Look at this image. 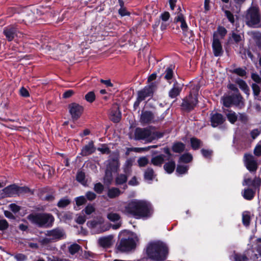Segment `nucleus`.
Returning a JSON list of instances; mask_svg holds the SVG:
<instances>
[{
  "label": "nucleus",
  "instance_id": "f257e3e1",
  "mask_svg": "<svg viewBox=\"0 0 261 261\" xmlns=\"http://www.w3.org/2000/svg\"><path fill=\"white\" fill-rule=\"evenodd\" d=\"M118 208L123 214L137 219L148 218L153 213L152 207L149 202L138 199L122 203Z\"/></svg>",
  "mask_w": 261,
  "mask_h": 261
},
{
  "label": "nucleus",
  "instance_id": "f03ea898",
  "mask_svg": "<svg viewBox=\"0 0 261 261\" xmlns=\"http://www.w3.org/2000/svg\"><path fill=\"white\" fill-rule=\"evenodd\" d=\"M146 253L148 256L152 259L158 261L164 260L168 255V248L163 242H153L148 245Z\"/></svg>",
  "mask_w": 261,
  "mask_h": 261
},
{
  "label": "nucleus",
  "instance_id": "7ed1b4c3",
  "mask_svg": "<svg viewBox=\"0 0 261 261\" xmlns=\"http://www.w3.org/2000/svg\"><path fill=\"white\" fill-rule=\"evenodd\" d=\"M120 240L117 246V249L121 252H128L135 247L134 234L127 230L122 231L119 233Z\"/></svg>",
  "mask_w": 261,
  "mask_h": 261
},
{
  "label": "nucleus",
  "instance_id": "20e7f679",
  "mask_svg": "<svg viewBox=\"0 0 261 261\" xmlns=\"http://www.w3.org/2000/svg\"><path fill=\"white\" fill-rule=\"evenodd\" d=\"M163 136L162 133L154 131L150 127H138L135 131V139L137 140H143L146 142H151L153 140L161 138Z\"/></svg>",
  "mask_w": 261,
  "mask_h": 261
},
{
  "label": "nucleus",
  "instance_id": "39448f33",
  "mask_svg": "<svg viewBox=\"0 0 261 261\" xmlns=\"http://www.w3.org/2000/svg\"><path fill=\"white\" fill-rule=\"evenodd\" d=\"M181 11L180 7H178L176 16L174 18V22H179L180 23V27L184 34L183 40L188 43H191L194 40V34L193 32L189 29L185 17Z\"/></svg>",
  "mask_w": 261,
  "mask_h": 261
},
{
  "label": "nucleus",
  "instance_id": "423d86ee",
  "mask_svg": "<svg viewBox=\"0 0 261 261\" xmlns=\"http://www.w3.org/2000/svg\"><path fill=\"white\" fill-rule=\"evenodd\" d=\"M28 219L38 226L45 227L51 226L54 221V218L51 215L45 213L30 214Z\"/></svg>",
  "mask_w": 261,
  "mask_h": 261
},
{
  "label": "nucleus",
  "instance_id": "0eeeda50",
  "mask_svg": "<svg viewBox=\"0 0 261 261\" xmlns=\"http://www.w3.org/2000/svg\"><path fill=\"white\" fill-rule=\"evenodd\" d=\"M246 24L252 28L261 27V16L257 7H252L249 9L245 17Z\"/></svg>",
  "mask_w": 261,
  "mask_h": 261
},
{
  "label": "nucleus",
  "instance_id": "6e6552de",
  "mask_svg": "<svg viewBox=\"0 0 261 261\" xmlns=\"http://www.w3.org/2000/svg\"><path fill=\"white\" fill-rule=\"evenodd\" d=\"M4 34L9 41H11L15 38H21L22 36V33L18 31V28L12 26L5 28Z\"/></svg>",
  "mask_w": 261,
  "mask_h": 261
},
{
  "label": "nucleus",
  "instance_id": "1a4fd4ad",
  "mask_svg": "<svg viewBox=\"0 0 261 261\" xmlns=\"http://www.w3.org/2000/svg\"><path fill=\"white\" fill-rule=\"evenodd\" d=\"M156 89V84L155 83H151L142 90L138 91V96L144 100L146 98L152 96Z\"/></svg>",
  "mask_w": 261,
  "mask_h": 261
},
{
  "label": "nucleus",
  "instance_id": "9d476101",
  "mask_svg": "<svg viewBox=\"0 0 261 261\" xmlns=\"http://www.w3.org/2000/svg\"><path fill=\"white\" fill-rule=\"evenodd\" d=\"M198 102L197 98L195 95L190 94L188 97L183 99L181 107L188 111H190L194 109Z\"/></svg>",
  "mask_w": 261,
  "mask_h": 261
},
{
  "label": "nucleus",
  "instance_id": "9b49d317",
  "mask_svg": "<svg viewBox=\"0 0 261 261\" xmlns=\"http://www.w3.org/2000/svg\"><path fill=\"white\" fill-rule=\"evenodd\" d=\"M244 161L246 167L250 172L256 171L258 167L257 161L252 154H245L244 156Z\"/></svg>",
  "mask_w": 261,
  "mask_h": 261
},
{
  "label": "nucleus",
  "instance_id": "f8f14e48",
  "mask_svg": "<svg viewBox=\"0 0 261 261\" xmlns=\"http://www.w3.org/2000/svg\"><path fill=\"white\" fill-rule=\"evenodd\" d=\"M213 52L215 57L221 56L223 53V50L219 37L217 33H214L212 42Z\"/></svg>",
  "mask_w": 261,
  "mask_h": 261
},
{
  "label": "nucleus",
  "instance_id": "ddd939ff",
  "mask_svg": "<svg viewBox=\"0 0 261 261\" xmlns=\"http://www.w3.org/2000/svg\"><path fill=\"white\" fill-rule=\"evenodd\" d=\"M114 238L113 234L99 237L97 240L98 245L103 248H109L114 243Z\"/></svg>",
  "mask_w": 261,
  "mask_h": 261
},
{
  "label": "nucleus",
  "instance_id": "4468645a",
  "mask_svg": "<svg viewBox=\"0 0 261 261\" xmlns=\"http://www.w3.org/2000/svg\"><path fill=\"white\" fill-rule=\"evenodd\" d=\"M69 112L73 120L78 119L83 113L84 108L82 106L72 103L69 105Z\"/></svg>",
  "mask_w": 261,
  "mask_h": 261
},
{
  "label": "nucleus",
  "instance_id": "2eb2a0df",
  "mask_svg": "<svg viewBox=\"0 0 261 261\" xmlns=\"http://www.w3.org/2000/svg\"><path fill=\"white\" fill-rule=\"evenodd\" d=\"M64 235L63 230L59 228L48 230L46 233V236L50 237L53 242L63 239Z\"/></svg>",
  "mask_w": 261,
  "mask_h": 261
},
{
  "label": "nucleus",
  "instance_id": "dca6fc26",
  "mask_svg": "<svg viewBox=\"0 0 261 261\" xmlns=\"http://www.w3.org/2000/svg\"><path fill=\"white\" fill-rule=\"evenodd\" d=\"M87 225L91 228H99L97 233H101L109 230L111 227V225L109 224H100L95 220L88 221Z\"/></svg>",
  "mask_w": 261,
  "mask_h": 261
},
{
  "label": "nucleus",
  "instance_id": "f3484780",
  "mask_svg": "<svg viewBox=\"0 0 261 261\" xmlns=\"http://www.w3.org/2000/svg\"><path fill=\"white\" fill-rule=\"evenodd\" d=\"M21 188L13 185L7 187L3 190V193L6 197H12L14 195L17 194L19 193Z\"/></svg>",
  "mask_w": 261,
  "mask_h": 261
},
{
  "label": "nucleus",
  "instance_id": "a211bd4d",
  "mask_svg": "<svg viewBox=\"0 0 261 261\" xmlns=\"http://www.w3.org/2000/svg\"><path fill=\"white\" fill-rule=\"evenodd\" d=\"M154 115L151 111H142L140 116V122L142 124H149L153 122Z\"/></svg>",
  "mask_w": 261,
  "mask_h": 261
},
{
  "label": "nucleus",
  "instance_id": "6ab92c4d",
  "mask_svg": "<svg viewBox=\"0 0 261 261\" xmlns=\"http://www.w3.org/2000/svg\"><path fill=\"white\" fill-rule=\"evenodd\" d=\"M225 121L222 115L219 113H215L211 116V122L213 127H217Z\"/></svg>",
  "mask_w": 261,
  "mask_h": 261
},
{
  "label": "nucleus",
  "instance_id": "aec40b11",
  "mask_svg": "<svg viewBox=\"0 0 261 261\" xmlns=\"http://www.w3.org/2000/svg\"><path fill=\"white\" fill-rule=\"evenodd\" d=\"M223 112L231 123H234L238 120V115L233 111L228 109H224Z\"/></svg>",
  "mask_w": 261,
  "mask_h": 261
},
{
  "label": "nucleus",
  "instance_id": "412c9836",
  "mask_svg": "<svg viewBox=\"0 0 261 261\" xmlns=\"http://www.w3.org/2000/svg\"><path fill=\"white\" fill-rule=\"evenodd\" d=\"M94 151L95 148L94 147L93 143L92 142H90L88 145L83 147L81 151V154L83 156L88 155L94 152Z\"/></svg>",
  "mask_w": 261,
  "mask_h": 261
},
{
  "label": "nucleus",
  "instance_id": "4be33fe9",
  "mask_svg": "<svg viewBox=\"0 0 261 261\" xmlns=\"http://www.w3.org/2000/svg\"><path fill=\"white\" fill-rule=\"evenodd\" d=\"M181 91V88L177 85V83L176 82L173 85V88L169 92V96L171 98H174L179 95Z\"/></svg>",
  "mask_w": 261,
  "mask_h": 261
},
{
  "label": "nucleus",
  "instance_id": "5701e85b",
  "mask_svg": "<svg viewBox=\"0 0 261 261\" xmlns=\"http://www.w3.org/2000/svg\"><path fill=\"white\" fill-rule=\"evenodd\" d=\"M242 195L245 199L250 200L254 197L255 191L250 188L245 189L242 192Z\"/></svg>",
  "mask_w": 261,
  "mask_h": 261
},
{
  "label": "nucleus",
  "instance_id": "b1692460",
  "mask_svg": "<svg viewBox=\"0 0 261 261\" xmlns=\"http://www.w3.org/2000/svg\"><path fill=\"white\" fill-rule=\"evenodd\" d=\"M122 192L117 188H111L108 189L107 195L110 198H115L118 197Z\"/></svg>",
  "mask_w": 261,
  "mask_h": 261
},
{
  "label": "nucleus",
  "instance_id": "393cba45",
  "mask_svg": "<svg viewBox=\"0 0 261 261\" xmlns=\"http://www.w3.org/2000/svg\"><path fill=\"white\" fill-rule=\"evenodd\" d=\"M129 174H118L115 178V184L116 185H122L125 184L127 180V176Z\"/></svg>",
  "mask_w": 261,
  "mask_h": 261
},
{
  "label": "nucleus",
  "instance_id": "a878e982",
  "mask_svg": "<svg viewBox=\"0 0 261 261\" xmlns=\"http://www.w3.org/2000/svg\"><path fill=\"white\" fill-rule=\"evenodd\" d=\"M119 167V164L117 160H113L109 161L107 169L111 172H117Z\"/></svg>",
  "mask_w": 261,
  "mask_h": 261
},
{
  "label": "nucleus",
  "instance_id": "bb28decb",
  "mask_svg": "<svg viewBox=\"0 0 261 261\" xmlns=\"http://www.w3.org/2000/svg\"><path fill=\"white\" fill-rule=\"evenodd\" d=\"M233 95V104L239 107H242L244 105L243 97L240 93H236Z\"/></svg>",
  "mask_w": 261,
  "mask_h": 261
},
{
  "label": "nucleus",
  "instance_id": "cd10ccee",
  "mask_svg": "<svg viewBox=\"0 0 261 261\" xmlns=\"http://www.w3.org/2000/svg\"><path fill=\"white\" fill-rule=\"evenodd\" d=\"M236 83L239 85L241 89H242L246 94L249 95V89L245 81L241 79H238Z\"/></svg>",
  "mask_w": 261,
  "mask_h": 261
},
{
  "label": "nucleus",
  "instance_id": "c85d7f7f",
  "mask_svg": "<svg viewBox=\"0 0 261 261\" xmlns=\"http://www.w3.org/2000/svg\"><path fill=\"white\" fill-rule=\"evenodd\" d=\"M164 161V156L159 155L152 158L151 163L155 166H161Z\"/></svg>",
  "mask_w": 261,
  "mask_h": 261
},
{
  "label": "nucleus",
  "instance_id": "c756f323",
  "mask_svg": "<svg viewBox=\"0 0 261 261\" xmlns=\"http://www.w3.org/2000/svg\"><path fill=\"white\" fill-rule=\"evenodd\" d=\"M164 169L168 173H171L175 168V163L174 161H170L166 163L164 166Z\"/></svg>",
  "mask_w": 261,
  "mask_h": 261
},
{
  "label": "nucleus",
  "instance_id": "7c9ffc66",
  "mask_svg": "<svg viewBox=\"0 0 261 261\" xmlns=\"http://www.w3.org/2000/svg\"><path fill=\"white\" fill-rule=\"evenodd\" d=\"M185 148V145L181 142L175 143L172 146V150L175 152L180 153L182 152Z\"/></svg>",
  "mask_w": 261,
  "mask_h": 261
},
{
  "label": "nucleus",
  "instance_id": "2f4dec72",
  "mask_svg": "<svg viewBox=\"0 0 261 261\" xmlns=\"http://www.w3.org/2000/svg\"><path fill=\"white\" fill-rule=\"evenodd\" d=\"M112 208H110L109 211H110ZM107 218L111 221L115 222L118 221L120 219V216L119 214L113 212H109L107 214Z\"/></svg>",
  "mask_w": 261,
  "mask_h": 261
},
{
  "label": "nucleus",
  "instance_id": "473e14b6",
  "mask_svg": "<svg viewBox=\"0 0 261 261\" xmlns=\"http://www.w3.org/2000/svg\"><path fill=\"white\" fill-rule=\"evenodd\" d=\"M111 120L114 122H118L121 119V113L117 110L115 111H112L111 113Z\"/></svg>",
  "mask_w": 261,
  "mask_h": 261
},
{
  "label": "nucleus",
  "instance_id": "72a5a7b5",
  "mask_svg": "<svg viewBox=\"0 0 261 261\" xmlns=\"http://www.w3.org/2000/svg\"><path fill=\"white\" fill-rule=\"evenodd\" d=\"M250 215L248 212H244L242 214V222L245 226H248L250 224Z\"/></svg>",
  "mask_w": 261,
  "mask_h": 261
},
{
  "label": "nucleus",
  "instance_id": "f704fd0d",
  "mask_svg": "<svg viewBox=\"0 0 261 261\" xmlns=\"http://www.w3.org/2000/svg\"><path fill=\"white\" fill-rule=\"evenodd\" d=\"M190 141L191 147L194 150L199 149L201 146V142L196 138H192Z\"/></svg>",
  "mask_w": 261,
  "mask_h": 261
},
{
  "label": "nucleus",
  "instance_id": "c9c22d12",
  "mask_svg": "<svg viewBox=\"0 0 261 261\" xmlns=\"http://www.w3.org/2000/svg\"><path fill=\"white\" fill-rule=\"evenodd\" d=\"M133 165V161L129 159L126 160L123 166V171L126 174H129L131 171V167Z\"/></svg>",
  "mask_w": 261,
  "mask_h": 261
},
{
  "label": "nucleus",
  "instance_id": "e433bc0d",
  "mask_svg": "<svg viewBox=\"0 0 261 261\" xmlns=\"http://www.w3.org/2000/svg\"><path fill=\"white\" fill-rule=\"evenodd\" d=\"M222 100L223 105L228 108L233 104V95L224 97Z\"/></svg>",
  "mask_w": 261,
  "mask_h": 261
},
{
  "label": "nucleus",
  "instance_id": "4c0bfd02",
  "mask_svg": "<svg viewBox=\"0 0 261 261\" xmlns=\"http://www.w3.org/2000/svg\"><path fill=\"white\" fill-rule=\"evenodd\" d=\"M261 185V178L259 177H255L252 180L251 186L255 189L259 191V187Z\"/></svg>",
  "mask_w": 261,
  "mask_h": 261
},
{
  "label": "nucleus",
  "instance_id": "58836bf2",
  "mask_svg": "<svg viewBox=\"0 0 261 261\" xmlns=\"http://www.w3.org/2000/svg\"><path fill=\"white\" fill-rule=\"evenodd\" d=\"M154 172L152 169L147 168L144 173V178L149 180L152 179Z\"/></svg>",
  "mask_w": 261,
  "mask_h": 261
},
{
  "label": "nucleus",
  "instance_id": "ea45409f",
  "mask_svg": "<svg viewBox=\"0 0 261 261\" xmlns=\"http://www.w3.org/2000/svg\"><path fill=\"white\" fill-rule=\"evenodd\" d=\"M112 172L107 169L106 171V175L104 177V181L107 184H110L112 180Z\"/></svg>",
  "mask_w": 261,
  "mask_h": 261
},
{
  "label": "nucleus",
  "instance_id": "a19ab883",
  "mask_svg": "<svg viewBox=\"0 0 261 261\" xmlns=\"http://www.w3.org/2000/svg\"><path fill=\"white\" fill-rule=\"evenodd\" d=\"M85 175L84 172L82 171H79L77 173L76 180L83 185H85Z\"/></svg>",
  "mask_w": 261,
  "mask_h": 261
},
{
  "label": "nucleus",
  "instance_id": "79ce46f5",
  "mask_svg": "<svg viewBox=\"0 0 261 261\" xmlns=\"http://www.w3.org/2000/svg\"><path fill=\"white\" fill-rule=\"evenodd\" d=\"M214 33H217V36L218 37V35L221 36V38H223L227 33V30L226 29L223 27H219L217 29V31Z\"/></svg>",
  "mask_w": 261,
  "mask_h": 261
},
{
  "label": "nucleus",
  "instance_id": "37998d69",
  "mask_svg": "<svg viewBox=\"0 0 261 261\" xmlns=\"http://www.w3.org/2000/svg\"><path fill=\"white\" fill-rule=\"evenodd\" d=\"M192 160V156L189 153H186L180 157V161L184 163H189Z\"/></svg>",
  "mask_w": 261,
  "mask_h": 261
},
{
  "label": "nucleus",
  "instance_id": "c03bdc74",
  "mask_svg": "<svg viewBox=\"0 0 261 261\" xmlns=\"http://www.w3.org/2000/svg\"><path fill=\"white\" fill-rule=\"evenodd\" d=\"M173 76V70L172 69L168 67L165 70V79L169 81V83H171V82L169 80H171Z\"/></svg>",
  "mask_w": 261,
  "mask_h": 261
},
{
  "label": "nucleus",
  "instance_id": "a18cd8bd",
  "mask_svg": "<svg viewBox=\"0 0 261 261\" xmlns=\"http://www.w3.org/2000/svg\"><path fill=\"white\" fill-rule=\"evenodd\" d=\"M188 170V166L185 165H178L176 168V172L180 174H185Z\"/></svg>",
  "mask_w": 261,
  "mask_h": 261
},
{
  "label": "nucleus",
  "instance_id": "49530a36",
  "mask_svg": "<svg viewBox=\"0 0 261 261\" xmlns=\"http://www.w3.org/2000/svg\"><path fill=\"white\" fill-rule=\"evenodd\" d=\"M80 249V246L76 244H74L70 246L69 247V251L71 254H74L77 252Z\"/></svg>",
  "mask_w": 261,
  "mask_h": 261
},
{
  "label": "nucleus",
  "instance_id": "de8ad7c7",
  "mask_svg": "<svg viewBox=\"0 0 261 261\" xmlns=\"http://www.w3.org/2000/svg\"><path fill=\"white\" fill-rule=\"evenodd\" d=\"M95 99V95L93 92H89L85 95V99L90 103L93 102Z\"/></svg>",
  "mask_w": 261,
  "mask_h": 261
},
{
  "label": "nucleus",
  "instance_id": "09e8293b",
  "mask_svg": "<svg viewBox=\"0 0 261 261\" xmlns=\"http://www.w3.org/2000/svg\"><path fill=\"white\" fill-rule=\"evenodd\" d=\"M251 87L253 90L254 95L255 96H258L260 92L259 86L257 85L256 84H252Z\"/></svg>",
  "mask_w": 261,
  "mask_h": 261
},
{
  "label": "nucleus",
  "instance_id": "8fccbe9b",
  "mask_svg": "<svg viewBox=\"0 0 261 261\" xmlns=\"http://www.w3.org/2000/svg\"><path fill=\"white\" fill-rule=\"evenodd\" d=\"M84 211L87 215H90L95 211V207L92 204H88L85 209L82 211Z\"/></svg>",
  "mask_w": 261,
  "mask_h": 261
},
{
  "label": "nucleus",
  "instance_id": "3c124183",
  "mask_svg": "<svg viewBox=\"0 0 261 261\" xmlns=\"http://www.w3.org/2000/svg\"><path fill=\"white\" fill-rule=\"evenodd\" d=\"M138 163L140 167H144L148 163V160L146 157H141L138 159Z\"/></svg>",
  "mask_w": 261,
  "mask_h": 261
},
{
  "label": "nucleus",
  "instance_id": "603ef678",
  "mask_svg": "<svg viewBox=\"0 0 261 261\" xmlns=\"http://www.w3.org/2000/svg\"><path fill=\"white\" fill-rule=\"evenodd\" d=\"M75 200L77 206L82 205L86 202V199L83 196L75 198Z\"/></svg>",
  "mask_w": 261,
  "mask_h": 261
},
{
  "label": "nucleus",
  "instance_id": "864d4df0",
  "mask_svg": "<svg viewBox=\"0 0 261 261\" xmlns=\"http://www.w3.org/2000/svg\"><path fill=\"white\" fill-rule=\"evenodd\" d=\"M103 186L100 182L95 184L94 187V191L98 194H101L103 190Z\"/></svg>",
  "mask_w": 261,
  "mask_h": 261
},
{
  "label": "nucleus",
  "instance_id": "5fc2aeb1",
  "mask_svg": "<svg viewBox=\"0 0 261 261\" xmlns=\"http://www.w3.org/2000/svg\"><path fill=\"white\" fill-rule=\"evenodd\" d=\"M254 153L256 156L261 155V141H260L254 149Z\"/></svg>",
  "mask_w": 261,
  "mask_h": 261
},
{
  "label": "nucleus",
  "instance_id": "6e6d98bb",
  "mask_svg": "<svg viewBox=\"0 0 261 261\" xmlns=\"http://www.w3.org/2000/svg\"><path fill=\"white\" fill-rule=\"evenodd\" d=\"M233 72L241 76H244L246 74V72L245 70L241 68H238L234 69Z\"/></svg>",
  "mask_w": 261,
  "mask_h": 261
},
{
  "label": "nucleus",
  "instance_id": "4d7b16f0",
  "mask_svg": "<svg viewBox=\"0 0 261 261\" xmlns=\"http://www.w3.org/2000/svg\"><path fill=\"white\" fill-rule=\"evenodd\" d=\"M170 17V13L168 12H164L160 15V18L162 21L167 22Z\"/></svg>",
  "mask_w": 261,
  "mask_h": 261
},
{
  "label": "nucleus",
  "instance_id": "13d9d810",
  "mask_svg": "<svg viewBox=\"0 0 261 261\" xmlns=\"http://www.w3.org/2000/svg\"><path fill=\"white\" fill-rule=\"evenodd\" d=\"M86 197L89 201L94 200L96 197V195L93 192L88 191L86 193Z\"/></svg>",
  "mask_w": 261,
  "mask_h": 261
},
{
  "label": "nucleus",
  "instance_id": "bf43d9fd",
  "mask_svg": "<svg viewBox=\"0 0 261 261\" xmlns=\"http://www.w3.org/2000/svg\"><path fill=\"white\" fill-rule=\"evenodd\" d=\"M69 200L67 199H61L58 203V206L60 207H64L69 203Z\"/></svg>",
  "mask_w": 261,
  "mask_h": 261
},
{
  "label": "nucleus",
  "instance_id": "052dcab7",
  "mask_svg": "<svg viewBox=\"0 0 261 261\" xmlns=\"http://www.w3.org/2000/svg\"><path fill=\"white\" fill-rule=\"evenodd\" d=\"M8 227V223L5 219L0 220V230H3Z\"/></svg>",
  "mask_w": 261,
  "mask_h": 261
},
{
  "label": "nucleus",
  "instance_id": "680f3d73",
  "mask_svg": "<svg viewBox=\"0 0 261 261\" xmlns=\"http://www.w3.org/2000/svg\"><path fill=\"white\" fill-rule=\"evenodd\" d=\"M225 16L228 18V20L232 23H233L234 21L233 15L228 10H226L225 11Z\"/></svg>",
  "mask_w": 261,
  "mask_h": 261
},
{
  "label": "nucleus",
  "instance_id": "e2e57ef3",
  "mask_svg": "<svg viewBox=\"0 0 261 261\" xmlns=\"http://www.w3.org/2000/svg\"><path fill=\"white\" fill-rule=\"evenodd\" d=\"M247 258L244 255L237 254L234 255L235 261H247Z\"/></svg>",
  "mask_w": 261,
  "mask_h": 261
},
{
  "label": "nucleus",
  "instance_id": "0e129e2a",
  "mask_svg": "<svg viewBox=\"0 0 261 261\" xmlns=\"http://www.w3.org/2000/svg\"><path fill=\"white\" fill-rule=\"evenodd\" d=\"M238 119L243 123L246 122L248 120L247 116L245 113H239L238 115Z\"/></svg>",
  "mask_w": 261,
  "mask_h": 261
},
{
  "label": "nucleus",
  "instance_id": "69168bd1",
  "mask_svg": "<svg viewBox=\"0 0 261 261\" xmlns=\"http://www.w3.org/2000/svg\"><path fill=\"white\" fill-rule=\"evenodd\" d=\"M53 242L50 237H46L40 240L39 242L43 245H46L50 242Z\"/></svg>",
  "mask_w": 261,
  "mask_h": 261
},
{
  "label": "nucleus",
  "instance_id": "338daca9",
  "mask_svg": "<svg viewBox=\"0 0 261 261\" xmlns=\"http://www.w3.org/2000/svg\"><path fill=\"white\" fill-rule=\"evenodd\" d=\"M14 258L17 261H25L27 259V257L23 254H17L15 255Z\"/></svg>",
  "mask_w": 261,
  "mask_h": 261
},
{
  "label": "nucleus",
  "instance_id": "774afa93",
  "mask_svg": "<svg viewBox=\"0 0 261 261\" xmlns=\"http://www.w3.org/2000/svg\"><path fill=\"white\" fill-rule=\"evenodd\" d=\"M10 209L14 213H17L20 210V207L15 203H11L9 206Z\"/></svg>",
  "mask_w": 261,
  "mask_h": 261
}]
</instances>
